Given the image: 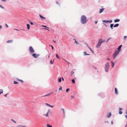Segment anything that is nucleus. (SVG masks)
<instances>
[{
	"mask_svg": "<svg viewBox=\"0 0 127 127\" xmlns=\"http://www.w3.org/2000/svg\"><path fill=\"white\" fill-rule=\"evenodd\" d=\"M87 21L86 17L84 15H82L81 17V22L82 24H85Z\"/></svg>",
	"mask_w": 127,
	"mask_h": 127,
	"instance_id": "1",
	"label": "nucleus"
},
{
	"mask_svg": "<svg viewBox=\"0 0 127 127\" xmlns=\"http://www.w3.org/2000/svg\"><path fill=\"white\" fill-rule=\"evenodd\" d=\"M104 41H102V39H100L99 40V41L98 43L96 46V47L97 48H98L100 46L101 44V43L104 42Z\"/></svg>",
	"mask_w": 127,
	"mask_h": 127,
	"instance_id": "2",
	"label": "nucleus"
},
{
	"mask_svg": "<svg viewBox=\"0 0 127 127\" xmlns=\"http://www.w3.org/2000/svg\"><path fill=\"white\" fill-rule=\"evenodd\" d=\"M120 51H116L113 54L112 57L113 59H115L117 55L119 53Z\"/></svg>",
	"mask_w": 127,
	"mask_h": 127,
	"instance_id": "3",
	"label": "nucleus"
},
{
	"mask_svg": "<svg viewBox=\"0 0 127 127\" xmlns=\"http://www.w3.org/2000/svg\"><path fill=\"white\" fill-rule=\"evenodd\" d=\"M109 65L108 63H107L105 66V71L106 72H108V69L109 67Z\"/></svg>",
	"mask_w": 127,
	"mask_h": 127,
	"instance_id": "4",
	"label": "nucleus"
},
{
	"mask_svg": "<svg viewBox=\"0 0 127 127\" xmlns=\"http://www.w3.org/2000/svg\"><path fill=\"white\" fill-rule=\"evenodd\" d=\"M29 50L30 53H32L34 52V51L32 46H30L29 48Z\"/></svg>",
	"mask_w": 127,
	"mask_h": 127,
	"instance_id": "5",
	"label": "nucleus"
},
{
	"mask_svg": "<svg viewBox=\"0 0 127 127\" xmlns=\"http://www.w3.org/2000/svg\"><path fill=\"white\" fill-rule=\"evenodd\" d=\"M39 55V54H36L35 53L33 54H32V56L34 58H36L38 57Z\"/></svg>",
	"mask_w": 127,
	"mask_h": 127,
	"instance_id": "6",
	"label": "nucleus"
},
{
	"mask_svg": "<svg viewBox=\"0 0 127 127\" xmlns=\"http://www.w3.org/2000/svg\"><path fill=\"white\" fill-rule=\"evenodd\" d=\"M51 112L50 110V109H49L48 110L47 112V113L45 114V116L47 117H48V114L49 113H50Z\"/></svg>",
	"mask_w": 127,
	"mask_h": 127,
	"instance_id": "7",
	"label": "nucleus"
},
{
	"mask_svg": "<svg viewBox=\"0 0 127 127\" xmlns=\"http://www.w3.org/2000/svg\"><path fill=\"white\" fill-rule=\"evenodd\" d=\"M104 9V8H102L101 9H99V13H101L103 11Z\"/></svg>",
	"mask_w": 127,
	"mask_h": 127,
	"instance_id": "8",
	"label": "nucleus"
},
{
	"mask_svg": "<svg viewBox=\"0 0 127 127\" xmlns=\"http://www.w3.org/2000/svg\"><path fill=\"white\" fill-rule=\"evenodd\" d=\"M45 104L47 106H49V107H53V106H52V105H50V104H48V103H45Z\"/></svg>",
	"mask_w": 127,
	"mask_h": 127,
	"instance_id": "9",
	"label": "nucleus"
},
{
	"mask_svg": "<svg viewBox=\"0 0 127 127\" xmlns=\"http://www.w3.org/2000/svg\"><path fill=\"white\" fill-rule=\"evenodd\" d=\"M39 16L41 18V19L42 20H45V18L43 17L41 15H39Z\"/></svg>",
	"mask_w": 127,
	"mask_h": 127,
	"instance_id": "10",
	"label": "nucleus"
},
{
	"mask_svg": "<svg viewBox=\"0 0 127 127\" xmlns=\"http://www.w3.org/2000/svg\"><path fill=\"white\" fill-rule=\"evenodd\" d=\"M115 92L116 94H118V92L117 89L116 88H115Z\"/></svg>",
	"mask_w": 127,
	"mask_h": 127,
	"instance_id": "11",
	"label": "nucleus"
},
{
	"mask_svg": "<svg viewBox=\"0 0 127 127\" xmlns=\"http://www.w3.org/2000/svg\"><path fill=\"white\" fill-rule=\"evenodd\" d=\"M13 42V40H9L8 41H7V43H11Z\"/></svg>",
	"mask_w": 127,
	"mask_h": 127,
	"instance_id": "12",
	"label": "nucleus"
},
{
	"mask_svg": "<svg viewBox=\"0 0 127 127\" xmlns=\"http://www.w3.org/2000/svg\"><path fill=\"white\" fill-rule=\"evenodd\" d=\"M120 20L119 19H116L114 20V22H118L120 21Z\"/></svg>",
	"mask_w": 127,
	"mask_h": 127,
	"instance_id": "13",
	"label": "nucleus"
},
{
	"mask_svg": "<svg viewBox=\"0 0 127 127\" xmlns=\"http://www.w3.org/2000/svg\"><path fill=\"white\" fill-rule=\"evenodd\" d=\"M111 63L112 64V67H113L114 66V65H115V64L113 62H112V61H111Z\"/></svg>",
	"mask_w": 127,
	"mask_h": 127,
	"instance_id": "14",
	"label": "nucleus"
},
{
	"mask_svg": "<svg viewBox=\"0 0 127 127\" xmlns=\"http://www.w3.org/2000/svg\"><path fill=\"white\" fill-rule=\"evenodd\" d=\"M111 116V113H109V114H108V115L107 116V118H109Z\"/></svg>",
	"mask_w": 127,
	"mask_h": 127,
	"instance_id": "15",
	"label": "nucleus"
},
{
	"mask_svg": "<svg viewBox=\"0 0 127 127\" xmlns=\"http://www.w3.org/2000/svg\"><path fill=\"white\" fill-rule=\"evenodd\" d=\"M122 45H120L118 48V50L119 51L121 49V47Z\"/></svg>",
	"mask_w": 127,
	"mask_h": 127,
	"instance_id": "16",
	"label": "nucleus"
},
{
	"mask_svg": "<svg viewBox=\"0 0 127 127\" xmlns=\"http://www.w3.org/2000/svg\"><path fill=\"white\" fill-rule=\"evenodd\" d=\"M27 29L28 30H29L30 29V26L29 25V24H27Z\"/></svg>",
	"mask_w": 127,
	"mask_h": 127,
	"instance_id": "17",
	"label": "nucleus"
},
{
	"mask_svg": "<svg viewBox=\"0 0 127 127\" xmlns=\"http://www.w3.org/2000/svg\"><path fill=\"white\" fill-rule=\"evenodd\" d=\"M84 56L86 55H90L89 54H87L86 52H84Z\"/></svg>",
	"mask_w": 127,
	"mask_h": 127,
	"instance_id": "18",
	"label": "nucleus"
},
{
	"mask_svg": "<svg viewBox=\"0 0 127 127\" xmlns=\"http://www.w3.org/2000/svg\"><path fill=\"white\" fill-rule=\"evenodd\" d=\"M122 109L121 108H120L119 109L120 110ZM119 113L120 114H122V112L121 110H120L119 111Z\"/></svg>",
	"mask_w": 127,
	"mask_h": 127,
	"instance_id": "19",
	"label": "nucleus"
},
{
	"mask_svg": "<svg viewBox=\"0 0 127 127\" xmlns=\"http://www.w3.org/2000/svg\"><path fill=\"white\" fill-rule=\"evenodd\" d=\"M119 24H116L115 25H114V27H118V26H119Z\"/></svg>",
	"mask_w": 127,
	"mask_h": 127,
	"instance_id": "20",
	"label": "nucleus"
},
{
	"mask_svg": "<svg viewBox=\"0 0 127 127\" xmlns=\"http://www.w3.org/2000/svg\"><path fill=\"white\" fill-rule=\"evenodd\" d=\"M113 24H111L110 25V27H111V28L112 29H113Z\"/></svg>",
	"mask_w": 127,
	"mask_h": 127,
	"instance_id": "21",
	"label": "nucleus"
},
{
	"mask_svg": "<svg viewBox=\"0 0 127 127\" xmlns=\"http://www.w3.org/2000/svg\"><path fill=\"white\" fill-rule=\"evenodd\" d=\"M17 80L18 81H20L22 83L23 82V81L22 80H19L17 78Z\"/></svg>",
	"mask_w": 127,
	"mask_h": 127,
	"instance_id": "22",
	"label": "nucleus"
},
{
	"mask_svg": "<svg viewBox=\"0 0 127 127\" xmlns=\"http://www.w3.org/2000/svg\"><path fill=\"white\" fill-rule=\"evenodd\" d=\"M102 22H105L106 23H108V21H107V20H103L102 21Z\"/></svg>",
	"mask_w": 127,
	"mask_h": 127,
	"instance_id": "23",
	"label": "nucleus"
},
{
	"mask_svg": "<svg viewBox=\"0 0 127 127\" xmlns=\"http://www.w3.org/2000/svg\"><path fill=\"white\" fill-rule=\"evenodd\" d=\"M61 81V78L58 79V82H60Z\"/></svg>",
	"mask_w": 127,
	"mask_h": 127,
	"instance_id": "24",
	"label": "nucleus"
},
{
	"mask_svg": "<svg viewBox=\"0 0 127 127\" xmlns=\"http://www.w3.org/2000/svg\"><path fill=\"white\" fill-rule=\"evenodd\" d=\"M47 127H52V126L50 125L49 124H47Z\"/></svg>",
	"mask_w": 127,
	"mask_h": 127,
	"instance_id": "25",
	"label": "nucleus"
},
{
	"mask_svg": "<svg viewBox=\"0 0 127 127\" xmlns=\"http://www.w3.org/2000/svg\"><path fill=\"white\" fill-rule=\"evenodd\" d=\"M3 93V91L2 90H0V94L2 93Z\"/></svg>",
	"mask_w": 127,
	"mask_h": 127,
	"instance_id": "26",
	"label": "nucleus"
},
{
	"mask_svg": "<svg viewBox=\"0 0 127 127\" xmlns=\"http://www.w3.org/2000/svg\"><path fill=\"white\" fill-rule=\"evenodd\" d=\"M14 83L15 84H18V82H17L16 81H14Z\"/></svg>",
	"mask_w": 127,
	"mask_h": 127,
	"instance_id": "27",
	"label": "nucleus"
},
{
	"mask_svg": "<svg viewBox=\"0 0 127 127\" xmlns=\"http://www.w3.org/2000/svg\"><path fill=\"white\" fill-rule=\"evenodd\" d=\"M72 81L73 83H75V80L74 79H73L72 80Z\"/></svg>",
	"mask_w": 127,
	"mask_h": 127,
	"instance_id": "28",
	"label": "nucleus"
},
{
	"mask_svg": "<svg viewBox=\"0 0 127 127\" xmlns=\"http://www.w3.org/2000/svg\"><path fill=\"white\" fill-rule=\"evenodd\" d=\"M56 57L57 58H58V59H60L59 57V56L57 54H56Z\"/></svg>",
	"mask_w": 127,
	"mask_h": 127,
	"instance_id": "29",
	"label": "nucleus"
},
{
	"mask_svg": "<svg viewBox=\"0 0 127 127\" xmlns=\"http://www.w3.org/2000/svg\"><path fill=\"white\" fill-rule=\"evenodd\" d=\"M89 48L90 50L91 51L92 53H94L93 51L92 50V49L91 48H90V47H89Z\"/></svg>",
	"mask_w": 127,
	"mask_h": 127,
	"instance_id": "30",
	"label": "nucleus"
},
{
	"mask_svg": "<svg viewBox=\"0 0 127 127\" xmlns=\"http://www.w3.org/2000/svg\"><path fill=\"white\" fill-rule=\"evenodd\" d=\"M74 73V72L73 71H71V75L72 76V75Z\"/></svg>",
	"mask_w": 127,
	"mask_h": 127,
	"instance_id": "31",
	"label": "nucleus"
},
{
	"mask_svg": "<svg viewBox=\"0 0 127 127\" xmlns=\"http://www.w3.org/2000/svg\"><path fill=\"white\" fill-rule=\"evenodd\" d=\"M74 40H75V43H76L77 44H78V42L76 41L75 39H74Z\"/></svg>",
	"mask_w": 127,
	"mask_h": 127,
	"instance_id": "32",
	"label": "nucleus"
},
{
	"mask_svg": "<svg viewBox=\"0 0 127 127\" xmlns=\"http://www.w3.org/2000/svg\"><path fill=\"white\" fill-rule=\"evenodd\" d=\"M127 37V36H125L124 37V40H125L126 39V38Z\"/></svg>",
	"mask_w": 127,
	"mask_h": 127,
	"instance_id": "33",
	"label": "nucleus"
},
{
	"mask_svg": "<svg viewBox=\"0 0 127 127\" xmlns=\"http://www.w3.org/2000/svg\"><path fill=\"white\" fill-rule=\"evenodd\" d=\"M108 23L109 22L110 23H111L112 22V20H109L108 21Z\"/></svg>",
	"mask_w": 127,
	"mask_h": 127,
	"instance_id": "34",
	"label": "nucleus"
},
{
	"mask_svg": "<svg viewBox=\"0 0 127 127\" xmlns=\"http://www.w3.org/2000/svg\"><path fill=\"white\" fill-rule=\"evenodd\" d=\"M42 26L44 27H45V28H48L47 27H46V26H45L42 25Z\"/></svg>",
	"mask_w": 127,
	"mask_h": 127,
	"instance_id": "35",
	"label": "nucleus"
},
{
	"mask_svg": "<svg viewBox=\"0 0 127 127\" xmlns=\"http://www.w3.org/2000/svg\"><path fill=\"white\" fill-rule=\"evenodd\" d=\"M11 121H12L14 123H16V122L13 119H11Z\"/></svg>",
	"mask_w": 127,
	"mask_h": 127,
	"instance_id": "36",
	"label": "nucleus"
},
{
	"mask_svg": "<svg viewBox=\"0 0 127 127\" xmlns=\"http://www.w3.org/2000/svg\"><path fill=\"white\" fill-rule=\"evenodd\" d=\"M5 27H6L7 28V27H8V26L7 25V24H5Z\"/></svg>",
	"mask_w": 127,
	"mask_h": 127,
	"instance_id": "37",
	"label": "nucleus"
},
{
	"mask_svg": "<svg viewBox=\"0 0 127 127\" xmlns=\"http://www.w3.org/2000/svg\"><path fill=\"white\" fill-rule=\"evenodd\" d=\"M69 89L68 88H67L66 89V92H67L68 91H69Z\"/></svg>",
	"mask_w": 127,
	"mask_h": 127,
	"instance_id": "38",
	"label": "nucleus"
},
{
	"mask_svg": "<svg viewBox=\"0 0 127 127\" xmlns=\"http://www.w3.org/2000/svg\"><path fill=\"white\" fill-rule=\"evenodd\" d=\"M0 7L3 9L4 8V7L0 5Z\"/></svg>",
	"mask_w": 127,
	"mask_h": 127,
	"instance_id": "39",
	"label": "nucleus"
},
{
	"mask_svg": "<svg viewBox=\"0 0 127 127\" xmlns=\"http://www.w3.org/2000/svg\"><path fill=\"white\" fill-rule=\"evenodd\" d=\"M111 38H109L107 40V41L106 42H107L108 41V40Z\"/></svg>",
	"mask_w": 127,
	"mask_h": 127,
	"instance_id": "40",
	"label": "nucleus"
},
{
	"mask_svg": "<svg viewBox=\"0 0 127 127\" xmlns=\"http://www.w3.org/2000/svg\"><path fill=\"white\" fill-rule=\"evenodd\" d=\"M62 89V87H61L59 89V91L61 90Z\"/></svg>",
	"mask_w": 127,
	"mask_h": 127,
	"instance_id": "41",
	"label": "nucleus"
},
{
	"mask_svg": "<svg viewBox=\"0 0 127 127\" xmlns=\"http://www.w3.org/2000/svg\"><path fill=\"white\" fill-rule=\"evenodd\" d=\"M50 63L52 64H53V63L52 62V60H51L50 61Z\"/></svg>",
	"mask_w": 127,
	"mask_h": 127,
	"instance_id": "42",
	"label": "nucleus"
},
{
	"mask_svg": "<svg viewBox=\"0 0 127 127\" xmlns=\"http://www.w3.org/2000/svg\"><path fill=\"white\" fill-rule=\"evenodd\" d=\"M44 29V30H48V31H49V30L48 29L46 28H44V29Z\"/></svg>",
	"mask_w": 127,
	"mask_h": 127,
	"instance_id": "43",
	"label": "nucleus"
},
{
	"mask_svg": "<svg viewBox=\"0 0 127 127\" xmlns=\"http://www.w3.org/2000/svg\"><path fill=\"white\" fill-rule=\"evenodd\" d=\"M71 99H72V98H73L74 97V96H71Z\"/></svg>",
	"mask_w": 127,
	"mask_h": 127,
	"instance_id": "44",
	"label": "nucleus"
},
{
	"mask_svg": "<svg viewBox=\"0 0 127 127\" xmlns=\"http://www.w3.org/2000/svg\"><path fill=\"white\" fill-rule=\"evenodd\" d=\"M30 23L32 25H33V24L32 22H30Z\"/></svg>",
	"mask_w": 127,
	"mask_h": 127,
	"instance_id": "45",
	"label": "nucleus"
},
{
	"mask_svg": "<svg viewBox=\"0 0 127 127\" xmlns=\"http://www.w3.org/2000/svg\"><path fill=\"white\" fill-rule=\"evenodd\" d=\"M50 46H51V47H52V49H53L54 48L53 47L52 45H50Z\"/></svg>",
	"mask_w": 127,
	"mask_h": 127,
	"instance_id": "46",
	"label": "nucleus"
},
{
	"mask_svg": "<svg viewBox=\"0 0 127 127\" xmlns=\"http://www.w3.org/2000/svg\"><path fill=\"white\" fill-rule=\"evenodd\" d=\"M14 30H16L17 31H19V30H18V29H14Z\"/></svg>",
	"mask_w": 127,
	"mask_h": 127,
	"instance_id": "47",
	"label": "nucleus"
},
{
	"mask_svg": "<svg viewBox=\"0 0 127 127\" xmlns=\"http://www.w3.org/2000/svg\"><path fill=\"white\" fill-rule=\"evenodd\" d=\"M50 95V94H48L47 95H45V96H47V95Z\"/></svg>",
	"mask_w": 127,
	"mask_h": 127,
	"instance_id": "48",
	"label": "nucleus"
},
{
	"mask_svg": "<svg viewBox=\"0 0 127 127\" xmlns=\"http://www.w3.org/2000/svg\"><path fill=\"white\" fill-rule=\"evenodd\" d=\"M107 60H109V61L110 60V59L109 58H107Z\"/></svg>",
	"mask_w": 127,
	"mask_h": 127,
	"instance_id": "49",
	"label": "nucleus"
},
{
	"mask_svg": "<svg viewBox=\"0 0 127 127\" xmlns=\"http://www.w3.org/2000/svg\"><path fill=\"white\" fill-rule=\"evenodd\" d=\"M2 26H1V25H0V29H1V28H2Z\"/></svg>",
	"mask_w": 127,
	"mask_h": 127,
	"instance_id": "50",
	"label": "nucleus"
},
{
	"mask_svg": "<svg viewBox=\"0 0 127 127\" xmlns=\"http://www.w3.org/2000/svg\"><path fill=\"white\" fill-rule=\"evenodd\" d=\"M62 80L64 81V78L63 77H62Z\"/></svg>",
	"mask_w": 127,
	"mask_h": 127,
	"instance_id": "51",
	"label": "nucleus"
},
{
	"mask_svg": "<svg viewBox=\"0 0 127 127\" xmlns=\"http://www.w3.org/2000/svg\"><path fill=\"white\" fill-rule=\"evenodd\" d=\"M97 23V21H95V24H96Z\"/></svg>",
	"mask_w": 127,
	"mask_h": 127,
	"instance_id": "52",
	"label": "nucleus"
},
{
	"mask_svg": "<svg viewBox=\"0 0 127 127\" xmlns=\"http://www.w3.org/2000/svg\"><path fill=\"white\" fill-rule=\"evenodd\" d=\"M7 94H6V95H4V96L5 97H6V95H7Z\"/></svg>",
	"mask_w": 127,
	"mask_h": 127,
	"instance_id": "53",
	"label": "nucleus"
},
{
	"mask_svg": "<svg viewBox=\"0 0 127 127\" xmlns=\"http://www.w3.org/2000/svg\"><path fill=\"white\" fill-rule=\"evenodd\" d=\"M111 123L112 124H113V122H112V121L111 122Z\"/></svg>",
	"mask_w": 127,
	"mask_h": 127,
	"instance_id": "54",
	"label": "nucleus"
},
{
	"mask_svg": "<svg viewBox=\"0 0 127 127\" xmlns=\"http://www.w3.org/2000/svg\"><path fill=\"white\" fill-rule=\"evenodd\" d=\"M53 41H54V42H55V43H56V41H54V40H53Z\"/></svg>",
	"mask_w": 127,
	"mask_h": 127,
	"instance_id": "55",
	"label": "nucleus"
},
{
	"mask_svg": "<svg viewBox=\"0 0 127 127\" xmlns=\"http://www.w3.org/2000/svg\"><path fill=\"white\" fill-rule=\"evenodd\" d=\"M87 47L89 48V47L88 45H87Z\"/></svg>",
	"mask_w": 127,
	"mask_h": 127,
	"instance_id": "56",
	"label": "nucleus"
},
{
	"mask_svg": "<svg viewBox=\"0 0 127 127\" xmlns=\"http://www.w3.org/2000/svg\"><path fill=\"white\" fill-rule=\"evenodd\" d=\"M94 67L95 68V69H96V68L95 67Z\"/></svg>",
	"mask_w": 127,
	"mask_h": 127,
	"instance_id": "57",
	"label": "nucleus"
},
{
	"mask_svg": "<svg viewBox=\"0 0 127 127\" xmlns=\"http://www.w3.org/2000/svg\"><path fill=\"white\" fill-rule=\"evenodd\" d=\"M49 55H48V58H49Z\"/></svg>",
	"mask_w": 127,
	"mask_h": 127,
	"instance_id": "58",
	"label": "nucleus"
},
{
	"mask_svg": "<svg viewBox=\"0 0 127 127\" xmlns=\"http://www.w3.org/2000/svg\"><path fill=\"white\" fill-rule=\"evenodd\" d=\"M126 118H127V116H126Z\"/></svg>",
	"mask_w": 127,
	"mask_h": 127,
	"instance_id": "59",
	"label": "nucleus"
},
{
	"mask_svg": "<svg viewBox=\"0 0 127 127\" xmlns=\"http://www.w3.org/2000/svg\"><path fill=\"white\" fill-rule=\"evenodd\" d=\"M57 90H56L55 91V92H57Z\"/></svg>",
	"mask_w": 127,
	"mask_h": 127,
	"instance_id": "60",
	"label": "nucleus"
},
{
	"mask_svg": "<svg viewBox=\"0 0 127 127\" xmlns=\"http://www.w3.org/2000/svg\"><path fill=\"white\" fill-rule=\"evenodd\" d=\"M56 3H57V4H58V3H57V2H56Z\"/></svg>",
	"mask_w": 127,
	"mask_h": 127,
	"instance_id": "61",
	"label": "nucleus"
},
{
	"mask_svg": "<svg viewBox=\"0 0 127 127\" xmlns=\"http://www.w3.org/2000/svg\"><path fill=\"white\" fill-rule=\"evenodd\" d=\"M126 126L125 127H126Z\"/></svg>",
	"mask_w": 127,
	"mask_h": 127,
	"instance_id": "62",
	"label": "nucleus"
}]
</instances>
